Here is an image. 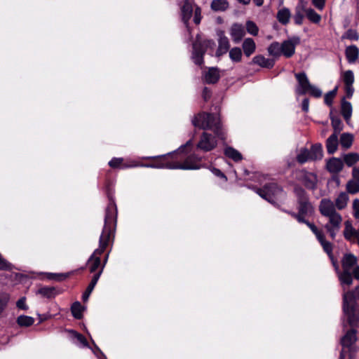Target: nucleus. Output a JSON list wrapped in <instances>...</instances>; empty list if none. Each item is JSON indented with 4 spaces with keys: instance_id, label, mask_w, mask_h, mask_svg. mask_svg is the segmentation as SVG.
<instances>
[{
    "instance_id": "obj_51",
    "label": "nucleus",
    "mask_w": 359,
    "mask_h": 359,
    "mask_svg": "<svg viewBox=\"0 0 359 359\" xmlns=\"http://www.w3.org/2000/svg\"><path fill=\"white\" fill-rule=\"evenodd\" d=\"M349 39L351 41H358L359 35L356 30L348 29L342 36L341 39Z\"/></svg>"
},
{
    "instance_id": "obj_6",
    "label": "nucleus",
    "mask_w": 359,
    "mask_h": 359,
    "mask_svg": "<svg viewBox=\"0 0 359 359\" xmlns=\"http://www.w3.org/2000/svg\"><path fill=\"white\" fill-rule=\"evenodd\" d=\"M357 263L358 258L353 253L346 252L344 254L341 259L342 271L340 270L339 264L338 270H334L341 286L352 285L353 277L351 270L357 265Z\"/></svg>"
},
{
    "instance_id": "obj_58",
    "label": "nucleus",
    "mask_w": 359,
    "mask_h": 359,
    "mask_svg": "<svg viewBox=\"0 0 359 359\" xmlns=\"http://www.w3.org/2000/svg\"><path fill=\"white\" fill-rule=\"evenodd\" d=\"M16 306L21 310L27 311L29 307L26 304V297H20L16 302Z\"/></svg>"
},
{
    "instance_id": "obj_12",
    "label": "nucleus",
    "mask_w": 359,
    "mask_h": 359,
    "mask_svg": "<svg viewBox=\"0 0 359 359\" xmlns=\"http://www.w3.org/2000/svg\"><path fill=\"white\" fill-rule=\"evenodd\" d=\"M301 174L297 180L302 182L306 189L315 191L317 189L318 176L316 173L309 172L306 169H302L299 171Z\"/></svg>"
},
{
    "instance_id": "obj_7",
    "label": "nucleus",
    "mask_w": 359,
    "mask_h": 359,
    "mask_svg": "<svg viewBox=\"0 0 359 359\" xmlns=\"http://www.w3.org/2000/svg\"><path fill=\"white\" fill-rule=\"evenodd\" d=\"M262 198L271 203L273 206L279 208L280 205L277 202L278 196L283 193V188L276 182L266 183L262 187L255 185L248 186Z\"/></svg>"
},
{
    "instance_id": "obj_19",
    "label": "nucleus",
    "mask_w": 359,
    "mask_h": 359,
    "mask_svg": "<svg viewBox=\"0 0 359 359\" xmlns=\"http://www.w3.org/2000/svg\"><path fill=\"white\" fill-rule=\"evenodd\" d=\"M342 219H334L332 218L329 219L328 223H327L324 227L326 229L327 232L329 233L330 237L332 240H334L337 236V233L340 229V224L341 223Z\"/></svg>"
},
{
    "instance_id": "obj_32",
    "label": "nucleus",
    "mask_w": 359,
    "mask_h": 359,
    "mask_svg": "<svg viewBox=\"0 0 359 359\" xmlns=\"http://www.w3.org/2000/svg\"><path fill=\"white\" fill-rule=\"evenodd\" d=\"M242 48L243 49L244 54L247 57H250L255 51L256 45L252 39L247 38L243 42Z\"/></svg>"
},
{
    "instance_id": "obj_55",
    "label": "nucleus",
    "mask_w": 359,
    "mask_h": 359,
    "mask_svg": "<svg viewBox=\"0 0 359 359\" xmlns=\"http://www.w3.org/2000/svg\"><path fill=\"white\" fill-rule=\"evenodd\" d=\"M312 97L319 98L322 96V90L318 87L311 84L308 88V93Z\"/></svg>"
},
{
    "instance_id": "obj_49",
    "label": "nucleus",
    "mask_w": 359,
    "mask_h": 359,
    "mask_svg": "<svg viewBox=\"0 0 359 359\" xmlns=\"http://www.w3.org/2000/svg\"><path fill=\"white\" fill-rule=\"evenodd\" d=\"M346 190L351 194H355L359 192V182L354 180H349L346 184Z\"/></svg>"
},
{
    "instance_id": "obj_23",
    "label": "nucleus",
    "mask_w": 359,
    "mask_h": 359,
    "mask_svg": "<svg viewBox=\"0 0 359 359\" xmlns=\"http://www.w3.org/2000/svg\"><path fill=\"white\" fill-rule=\"evenodd\" d=\"M327 152L333 154L337 151L339 146L338 135L332 133L325 141Z\"/></svg>"
},
{
    "instance_id": "obj_13",
    "label": "nucleus",
    "mask_w": 359,
    "mask_h": 359,
    "mask_svg": "<svg viewBox=\"0 0 359 359\" xmlns=\"http://www.w3.org/2000/svg\"><path fill=\"white\" fill-rule=\"evenodd\" d=\"M196 6L194 0H183L180 7V18L183 24H187V21L190 20Z\"/></svg>"
},
{
    "instance_id": "obj_40",
    "label": "nucleus",
    "mask_w": 359,
    "mask_h": 359,
    "mask_svg": "<svg viewBox=\"0 0 359 359\" xmlns=\"http://www.w3.org/2000/svg\"><path fill=\"white\" fill-rule=\"evenodd\" d=\"M359 161V154L351 152L344 155V163L348 166L351 167Z\"/></svg>"
},
{
    "instance_id": "obj_25",
    "label": "nucleus",
    "mask_w": 359,
    "mask_h": 359,
    "mask_svg": "<svg viewBox=\"0 0 359 359\" xmlns=\"http://www.w3.org/2000/svg\"><path fill=\"white\" fill-rule=\"evenodd\" d=\"M345 55L348 63H355L359 57V48L355 45L347 46Z\"/></svg>"
},
{
    "instance_id": "obj_61",
    "label": "nucleus",
    "mask_w": 359,
    "mask_h": 359,
    "mask_svg": "<svg viewBox=\"0 0 359 359\" xmlns=\"http://www.w3.org/2000/svg\"><path fill=\"white\" fill-rule=\"evenodd\" d=\"M37 316H38V319H39V322H38L37 325H40L42 323L52 318V315L50 313H43V314L38 313Z\"/></svg>"
},
{
    "instance_id": "obj_43",
    "label": "nucleus",
    "mask_w": 359,
    "mask_h": 359,
    "mask_svg": "<svg viewBox=\"0 0 359 359\" xmlns=\"http://www.w3.org/2000/svg\"><path fill=\"white\" fill-rule=\"evenodd\" d=\"M296 160L300 164H304L306 162L311 161L309 150L306 147L302 148L299 153L296 156Z\"/></svg>"
},
{
    "instance_id": "obj_10",
    "label": "nucleus",
    "mask_w": 359,
    "mask_h": 359,
    "mask_svg": "<svg viewBox=\"0 0 359 359\" xmlns=\"http://www.w3.org/2000/svg\"><path fill=\"white\" fill-rule=\"evenodd\" d=\"M344 315L346 317V323L351 328L359 327V310L358 306L342 303Z\"/></svg>"
},
{
    "instance_id": "obj_62",
    "label": "nucleus",
    "mask_w": 359,
    "mask_h": 359,
    "mask_svg": "<svg viewBox=\"0 0 359 359\" xmlns=\"http://www.w3.org/2000/svg\"><path fill=\"white\" fill-rule=\"evenodd\" d=\"M353 216L359 219V199L356 198L353 202Z\"/></svg>"
},
{
    "instance_id": "obj_17",
    "label": "nucleus",
    "mask_w": 359,
    "mask_h": 359,
    "mask_svg": "<svg viewBox=\"0 0 359 359\" xmlns=\"http://www.w3.org/2000/svg\"><path fill=\"white\" fill-rule=\"evenodd\" d=\"M344 168V162L339 158L332 157L327 161L326 169L332 174H338Z\"/></svg>"
},
{
    "instance_id": "obj_57",
    "label": "nucleus",
    "mask_w": 359,
    "mask_h": 359,
    "mask_svg": "<svg viewBox=\"0 0 359 359\" xmlns=\"http://www.w3.org/2000/svg\"><path fill=\"white\" fill-rule=\"evenodd\" d=\"M194 22L196 25H199L201 23L202 15H201V8L197 4L194 9Z\"/></svg>"
},
{
    "instance_id": "obj_24",
    "label": "nucleus",
    "mask_w": 359,
    "mask_h": 359,
    "mask_svg": "<svg viewBox=\"0 0 359 359\" xmlns=\"http://www.w3.org/2000/svg\"><path fill=\"white\" fill-rule=\"evenodd\" d=\"M352 105L350 102L346 100L345 97L341 101V114L347 123H349L352 115Z\"/></svg>"
},
{
    "instance_id": "obj_39",
    "label": "nucleus",
    "mask_w": 359,
    "mask_h": 359,
    "mask_svg": "<svg viewBox=\"0 0 359 359\" xmlns=\"http://www.w3.org/2000/svg\"><path fill=\"white\" fill-rule=\"evenodd\" d=\"M16 323L21 327H29L34 323V318L31 316L20 315L17 318Z\"/></svg>"
},
{
    "instance_id": "obj_64",
    "label": "nucleus",
    "mask_w": 359,
    "mask_h": 359,
    "mask_svg": "<svg viewBox=\"0 0 359 359\" xmlns=\"http://www.w3.org/2000/svg\"><path fill=\"white\" fill-rule=\"evenodd\" d=\"M140 166V164L135 162V161H127L125 162L124 161L121 163V169H128L131 168H135Z\"/></svg>"
},
{
    "instance_id": "obj_14",
    "label": "nucleus",
    "mask_w": 359,
    "mask_h": 359,
    "mask_svg": "<svg viewBox=\"0 0 359 359\" xmlns=\"http://www.w3.org/2000/svg\"><path fill=\"white\" fill-rule=\"evenodd\" d=\"M294 76L298 82V86L296 89L297 95H304L308 93V88L311 84L308 79L305 72L296 73Z\"/></svg>"
},
{
    "instance_id": "obj_22",
    "label": "nucleus",
    "mask_w": 359,
    "mask_h": 359,
    "mask_svg": "<svg viewBox=\"0 0 359 359\" xmlns=\"http://www.w3.org/2000/svg\"><path fill=\"white\" fill-rule=\"evenodd\" d=\"M245 34L244 27L241 24L234 23L231 28V37L236 43L241 41Z\"/></svg>"
},
{
    "instance_id": "obj_31",
    "label": "nucleus",
    "mask_w": 359,
    "mask_h": 359,
    "mask_svg": "<svg viewBox=\"0 0 359 359\" xmlns=\"http://www.w3.org/2000/svg\"><path fill=\"white\" fill-rule=\"evenodd\" d=\"M224 154L235 162H238L243 159L242 154L232 147H226L224 149Z\"/></svg>"
},
{
    "instance_id": "obj_9",
    "label": "nucleus",
    "mask_w": 359,
    "mask_h": 359,
    "mask_svg": "<svg viewBox=\"0 0 359 359\" xmlns=\"http://www.w3.org/2000/svg\"><path fill=\"white\" fill-rule=\"evenodd\" d=\"M311 231L315 234L324 252L327 255L334 269L338 270V261L333 255V244L326 241L323 231L319 230L316 225L311 226Z\"/></svg>"
},
{
    "instance_id": "obj_21",
    "label": "nucleus",
    "mask_w": 359,
    "mask_h": 359,
    "mask_svg": "<svg viewBox=\"0 0 359 359\" xmlns=\"http://www.w3.org/2000/svg\"><path fill=\"white\" fill-rule=\"evenodd\" d=\"M252 64H256L261 67L266 69H272L275 65V60L273 59L266 58L262 55H257L252 58Z\"/></svg>"
},
{
    "instance_id": "obj_41",
    "label": "nucleus",
    "mask_w": 359,
    "mask_h": 359,
    "mask_svg": "<svg viewBox=\"0 0 359 359\" xmlns=\"http://www.w3.org/2000/svg\"><path fill=\"white\" fill-rule=\"evenodd\" d=\"M302 10L306 13V18L313 23L318 24L321 20V16L316 13V11L311 8H304L302 7Z\"/></svg>"
},
{
    "instance_id": "obj_15",
    "label": "nucleus",
    "mask_w": 359,
    "mask_h": 359,
    "mask_svg": "<svg viewBox=\"0 0 359 359\" xmlns=\"http://www.w3.org/2000/svg\"><path fill=\"white\" fill-rule=\"evenodd\" d=\"M64 290L60 287L42 286L36 291L37 294L41 295L46 299H54L57 295L63 293Z\"/></svg>"
},
{
    "instance_id": "obj_26",
    "label": "nucleus",
    "mask_w": 359,
    "mask_h": 359,
    "mask_svg": "<svg viewBox=\"0 0 359 359\" xmlns=\"http://www.w3.org/2000/svg\"><path fill=\"white\" fill-rule=\"evenodd\" d=\"M311 161H320L323 157V145L321 143H316L311 145L309 150Z\"/></svg>"
},
{
    "instance_id": "obj_59",
    "label": "nucleus",
    "mask_w": 359,
    "mask_h": 359,
    "mask_svg": "<svg viewBox=\"0 0 359 359\" xmlns=\"http://www.w3.org/2000/svg\"><path fill=\"white\" fill-rule=\"evenodd\" d=\"M94 288L95 287L93 286L88 284V287L82 294V300L83 302H86L88 300L89 297L93 291Z\"/></svg>"
},
{
    "instance_id": "obj_37",
    "label": "nucleus",
    "mask_w": 359,
    "mask_h": 359,
    "mask_svg": "<svg viewBox=\"0 0 359 359\" xmlns=\"http://www.w3.org/2000/svg\"><path fill=\"white\" fill-rule=\"evenodd\" d=\"M348 199L346 192H341L335 200L334 206L339 210H343L346 207Z\"/></svg>"
},
{
    "instance_id": "obj_38",
    "label": "nucleus",
    "mask_w": 359,
    "mask_h": 359,
    "mask_svg": "<svg viewBox=\"0 0 359 359\" xmlns=\"http://www.w3.org/2000/svg\"><path fill=\"white\" fill-rule=\"evenodd\" d=\"M210 8L214 11H225L229 8L227 0H212Z\"/></svg>"
},
{
    "instance_id": "obj_36",
    "label": "nucleus",
    "mask_w": 359,
    "mask_h": 359,
    "mask_svg": "<svg viewBox=\"0 0 359 359\" xmlns=\"http://www.w3.org/2000/svg\"><path fill=\"white\" fill-rule=\"evenodd\" d=\"M281 210L290 215L292 218L295 219L299 223L306 224L310 229L311 226H313L315 225L313 223L310 222L308 219L304 218V217H301L299 212H294L293 211L285 209H281Z\"/></svg>"
},
{
    "instance_id": "obj_45",
    "label": "nucleus",
    "mask_w": 359,
    "mask_h": 359,
    "mask_svg": "<svg viewBox=\"0 0 359 359\" xmlns=\"http://www.w3.org/2000/svg\"><path fill=\"white\" fill-rule=\"evenodd\" d=\"M11 299V295L9 293L6 292H0V315L7 308L8 303Z\"/></svg>"
},
{
    "instance_id": "obj_8",
    "label": "nucleus",
    "mask_w": 359,
    "mask_h": 359,
    "mask_svg": "<svg viewBox=\"0 0 359 359\" xmlns=\"http://www.w3.org/2000/svg\"><path fill=\"white\" fill-rule=\"evenodd\" d=\"M293 192L297 198V210L301 217L312 216L315 208L310 201L309 195L299 184L294 186Z\"/></svg>"
},
{
    "instance_id": "obj_34",
    "label": "nucleus",
    "mask_w": 359,
    "mask_h": 359,
    "mask_svg": "<svg viewBox=\"0 0 359 359\" xmlns=\"http://www.w3.org/2000/svg\"><path fill=\"white\" fill-rule=\"evenodd\" d=\"M281 53L285 57H291L295 53L294 44L287 40H285L281 44Z\"/></svg>"
},
{
    "instance_id": "obj_46",
    "label": "nucleus",
    "mask_w": 359,
    "mask_h": 359,
    "mask_svg": "<svg viewBox=\"0 0 359 359\" xmlns=\"http://www.w3.org/2000/svg\"><path fill=\"white\" fill-rule=\"evenodd\" d=\"M229 57L233 62H240L242 59V50L239 47H233L229 50Z\"/></svg>"
},
{
    "instance_id": "obj_44",
    "label": "nucleus",
    "mask_w": 359,
    "mask_h": 359,
    "mask_svg": "<svg viewBox=\"0 0 359 359\" xmlns=\"http://www.w3.org/2000/svg\"><path fill=\"white\" fill-rule=\"evenodd\" d=\"M270 55L273 57H279L282 54L281 45L277 41L272 42L267 48Z\"/></svg>"
},
{
    "instance_id": "obj_42",
    "label": "nucleus",
    "mask_w": 359,
    "mask_h": 359,
    "mask_svg": "<svg viewBox=\"0 0 359 359\" xmlns=\"http://www.w3.org/2000/svg\"><path fill=\"white\" fill-rule=\"evenodd\" d=\"M65 332L72 334L73 338L76 339L83 347L90 348L89 344L86 339V338L81 334L79 333L77 331L71 329H66Z\"/></svg>"
},
{
    "instance_id": "obj_18",
    "label": "nucleus",
    "mask_w": 359,
    "mask_h": 359,
    "mask_svg": "<svg viewBox=\"0 0 359 359\" xmlns=\"http://www.w3.org/2000/svg\"><path fill=\"white\" fill-rule=\"evenodd\" d=\"M357 329L351 328L341 337L340 344L344 348L351 347L357 341Z\"/></svg>"
},
{
    "instance_id": "obj_2",
    "label": "nucleus",
    "mask_w": 359,
    "mask_h": 359,
    "mask_svg": "<svg viewBox=\"0 0 359 359\" xmlns=\"http://www.w3.org/2000/svg\"><path fill=\"white\" fill-rule=\"evenodd\" d=\"M191 123L196 128L212 130L215 134L212 135L207 132H203L196 144L197 149L204 152L210 151L217 146L216 137L223 141L226 139V133L223 128L219 114L217 116L213 113L201 111L194 116Z\"/></svg>"
},
{
    "instance_id": "obj_27",
    "label": "nucleus",
    "mask_w": 359,
    "mask_h": 359,
    "mask_svg": "<svg viewBox=\"0 0 359 359\" xmlns=\"http://www.w3.org/2000/svg\"><path fill=\"white\" fill-rule=\"evenodd\" d=\"M230 47L229 39L225 36H221L219 39V46L215 53V56L221 57L227 53Z\"/></svg>"
},
{
    "instance_id": "obj_33",
    "label": "nucleus",
    "mask_w": 359,
    "mask_h": 359,
    "mask_svg": "<svg viewBox=\"0 0 359 359\" xmlns=\"http://www.w3.org/2000/svg\"><path fill=\"white\" fill-rule=\"evenodd\" d=\"M86 307L82 306L81 302L76 301L74 302L71 306V312L72 316L77 320H81L83 318V311L85 310Z\"/></svg>"
},
{
    "instance_id": "obj_28",
    "label": "nucleus",
    "mask_w": 359,
    "mask_h": 359,
    "mask_svg": "<svg viewBox=\"0 0 359 359\" xmlns=\"http://www.w3.org/2000/svg\"><path fill=\"white\" fill-rule=\"evenodd\" d=\"M354 140V136L349 133H344L340 136L339 144L342 149L347 150L351 147Z\"/></svg>"
},
{
    "instance_id": "obj_1",
    "label": "nucleus",
    "mask_w": 359,
    "mask_h": 359,
    "mask_svg": "<svg viewBox=\"0 0 359 359\" xmlns=\"http://www.w3.org/2000/svg\"><path fill=\"white\" fill-rule=\"evenodd\" d=\"M103 191L108 199V203L104 210V226L99 238V247L89 257L86 266L78 269L83 271L88 267L89 272L93 274L100 269L102 262L100 255L104 252L109 242H113L117 225L118 208L114 196V182L107 178Z\"/></svg>"
},
{
    "instance_id": "obj_30",
    "label": "nucleus",
    "mask_w": 359,
    "mask_h": 359,
    "mask_svg": "<svg viewBox=\"0 0 359 359\" xmlns=\"http://www.w3.org/2000/svg\"><path fill=\"white\" fill-rule=\"evenodd\" d=\"M344 230L343 232L344 236L346 241H351L353 236H355L358 233V229L356 230L352 225L351 220H346L344 222Z\"/></svg>"
},
{
    "instance_id": "obj_11",
    "label": "nucleus",
    "mask_w": 359,
    "mask_h": 359,
    "mask_svg": "<svg viewBox=\"0 0 359 359\" xmlns=\"http://www.w3.org/2000/svg\"><path fill=\"white\" fill-rule=\"evenodd\" d=\"M319 211L323 216L329 217V219H342L341 215L336 211L334 203L330 198H323L320 201Z\"/></svg>"
},
{
    "instance_id": "obj_48",
    "label": "nucleus",
    "mask_w": 359,
    "mask_h": 359,
    "mask_svg": "<svg viewBox=\"0 0 359 359\" xmlns=\"http://www.w3.org/2000/svg\"><path fill=\"white\" fill-rule=\"evenodd\" d=\"M331 125L334 130L333 133H337V135H338V133H339L344 128V124L339 117H331Z\"/></svg>"
},
{
    "instance_id": "obj_52",
    "label": "nucleus",
    "mask_w": 359,
    "mask_h": 359,
    "mask_svg": "<svg viewBox=\"0 0 359 359\" xmlns=\"http://www.w3.org/2000/svg\"><path fill=\"white\" fill-rule=\"evenodd\" d=\"M246 30L252 36H257L259 32V28L257 25L251 20H248L246 22Z\"/></svg>"
},
{
    "instance_id": "obj_50",
    "label": "nucleus",
    "mask_w": 359,
    "mask_h": 359,
    "mask_svg": "<svg viewBox=\"0 0 359 359\" xmlns=\"http://www.w3.org/2000/svg\"><path fill=\"white\" fill-rule=\"evenodd\" d=\"M342 77L345 86H352L353 84L354 74L352 70L344 72Z\"/></svg>"
},
{
    "instance_id": "obj_47",
    "label": "nucleus",
    "mask_w": 359,
    "mask_h": 359,
    "mask_svg": "<svg viewBox=\"0 0 359 359\" xmlns=\"http://www.w3.org/2000/svg\"><path fill=\"white\" fill-rule=\"evenodd\" d=\"M338 90V86H335L334 89L327 93L324 96V102L328 107H332L334 97L336 96Z\"/></svg>"
},
{
    "instance_id": "obj_3",
    "label": "nucleus",
    "mask_w": 359,
    "mask_h": 359,
    "mask_svg": "<svg viewBox=\"0 0 359 359\" xmlns=\"http://www.w3.org/2000/svg\"><path fill=\"white\" fill-rule=\"evenodd\" d=\"M145 159L153 160L152 163H140V166L156 169L188 170L198 168V166L187 163H177L176 157L170 152L165 154L145 157Z\"/></svg>"
},
{
    "instance_id": "obj_4",
    "label": "nucleus",
    "mask_w": 359,
    "mask_h": 359,
    "mask_svg": "<svg viewBox=\"0 0 359 359\" xmlns=\"http://www.w3.org/2000/svg\"><path fill=\"white\" fill-rule=\"evenodd\" d=\"M193 147V141L189 140L185 144H182L179 148L170 153L173 157H176L177 163H187L198 166V168L193 170H199L201 168H206V164L202 163L203 157L196 153H190Z\"/></svg>"
},
{
    "instance_id": "obj_63",
    "label": "nucleus",
    "mask_w": 359,
    "mask_h": 359,
    "mask_svg": "<svg viewBox=\"0 0 359 359\" xmlns=\"http://www.w3.org/2000/svg\"><path fill=\"white\" fill-rule=\"evenodd\" d=\"M212 96V90L208 87H204L202 91V97L205 102L208 101Z\"/></svg>"
},
{
    "instance_id": "obj_29",
    "label": "nucleus",
    "mask_w": 359,
    "mask_h": 359,
    "mask_svg": "<svg viewBox=\"0 0 359 359\" xmlns=\"http://www.w3.org/2000/svg\"><path fill=\"white\" fill-rule=\"evenodd\" d=\"M73 273V271L67 273H46L45 275L48 280L60 283L67 280Z\"/></svg>"
},
{
    "instance_id": "obj_20",
    "label": "nucleus",
    "mask_w": 359,
    "mask_h": 359,
    "mask_svg": "<svg viewBox=\"0 0 359 359\" xmlns=\"http://www.w3.org/2000/svg\"><path fill=\"white\" fill-rule=\"evenodd\" d=\"M359 299V285L353 290L344 292L343 294V303L358 306L357 300Z\"/></svg>"
},
{
    "instance_id": "obj_54",
    "label": "nucleus",
    "mask_w": 359,
    "mask_h": 359,
    "mask_svg": "<svg viewBox=\"0 0 359 359\" xmlns=\"http://www.w3.org/2000/svg\"><path fill=\"white\" fill-rule=\"evenodd\" d=\"M123 161V158L113 157L108 163L110 168L113 169H121V163Z\"/></svg>"
},
{
    "instance_id": "obj_53",
    "label": "nucleus",
    "mask_w": 359,
    "mask_h": 359,
    "mask_svg": "<svg viewBox=\"0 0 359 359\" xmlns=\"http://www.w3.org/2000/svg\"><path fill=\"white\" fill-rule=\"evenodd\" d=\"M302 8H299L298 7L296 8L295 9V13L294 15V23L297 25H302L303 23V20H304V15L302 13Z\"/></svg>"
},
{
    "instance_id": "obj_60",
    "label": "nucleus",
    "mask_w": 359,
    "mask_h": 359,
    "mask_svg": "<svg viewBox=\"0 0 359 359\" xmlns=\"http://www.w3.org/2000/svg\"><path fill=\"white\" fill-rule=\"evenodd\" d=\"M102 273V269H99V271L97 272L94 273L92 276V278H91V280H90L89 285H90L95 287L98 280L100 279Z\"/></svg>"
},
{
    "instance_id": "obj_16",
    "label": "nucleus",
    "mask_w": 359,
    "mask_h": 359,
    "mask_svg": "<svg viewBox=\"0 0 359 359\" xmlns=\"http://www.w3.org/2000/svg\"><path fill=\"white\" fill-rule=\"evenodd\" d=\"M219 79V69L217 67H209L203 76V82L206 84H215Z\"/></svg>"
},
{
    "instance_id": "obj_5",
    "label": "nucleus",
    "mask_w": 359,
    "mask_h": 359,
    "mask_svg": "<svg viewBox=\"0 0 359 359\" xmlns=\"http://www.w3.org/2000/svg\"><path fill=\"white\" fill-rule=\"evenodd\" d=\"M192 41V50L191 60L198 67H202L204 63V56L208 49L213 50L216 43L213 39H202L200 33L197 34Z\"/></svg>"
},
{
    "instance_id": "obj_35",
    "label": "nucleus",
    "mask_w": 359,
    "mask_h": 359,
    "mask_svg": "<svg viewBox=\"0 0 359 359\" xmlns=\"http://www.w3.org/2000/svg\"><path fill=\"white\" fill-rule=\"evenodd\" d=\"M290 16L291 13L290 9L283 8L278 11L276 18L280 23L286 25L290 21Z\"/></svg>"
},
{
    "instance_id": "obj_56",
    "label": "nucleus",
    "mask_w": 359,
    "mask_h": 359,
    "mask_svg": "<svg viewBox=\"0 0 359 359\" xmlns=\"http://www.w3.org/2000/svg\"><path fill=\"white\" fill-rule=\"evenodd\" d=\"M209 169L214 175L220 178L224 182H226L228 181V178H227L226 175L223 172H222L219 169L215 168V167H210Z\"/></svg>"
}]
</instances>
